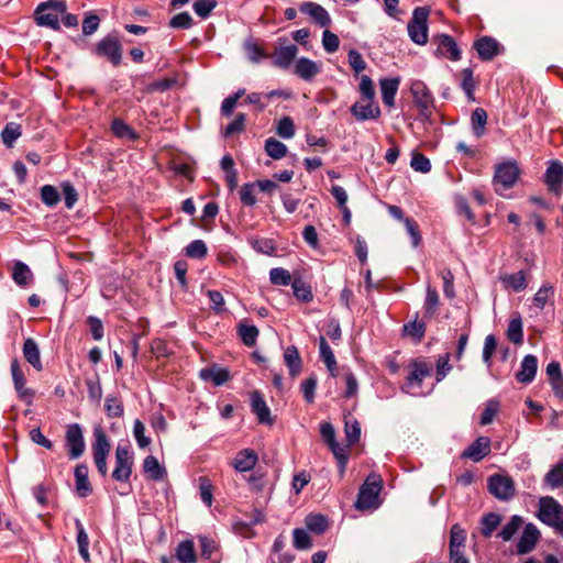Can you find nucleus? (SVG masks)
I'll use <instances>...</instances> for the list:
<instances>
[{"label": "nucleus", "instance_id": "24", "mask_svg": "<svg viewBox=\"0 0 563 563\" xmlns=\"http://www.w3.org/2000/svg\"><path fill=\"white\" fill-rule=\"evenodd\" d=\"M399 84V78H382L379 80L382 100L387 107L394 106L395 96L398 91Z\"/></svg>", "mask_w": 563, "mask_h": 563}, {"label": "nucleus", "instance_id": "38", "mask_svg": "<svg viewBox=\"0 0 563 563\" xmlns=\"http://www.w3.org/2000/svg\"><path fill=\"white\" fill-rule=\"evenodd\" d=\"M486 123L487 112L483 108H476L471 115L472 130L476 137L484 135Z\"/></svg>", "mask_w": 563, "mask_h": 563}, {"label": "nucleus", "instance_id": "32", "mask_svg": "<svg viewBox=\"0 0 563 563\" xmlns=\"http://www.w3.org/2000/svg\"><path fill=\"white\" fill-rule=\"evenodd\" d=\"M319 350H320L321 360L327 365L331 375L335 376L336 368H338L336 360H335V356H334L330 345L328 344L327 340L323 336H320Z\"/></svg>", "mask_w": 563, "mask_h": 563}, {"label": "nucleus", "instance_id": "57", "mask_svg": "<svg viewBox=\"0 0 563 563\" xmlns=\"http://www.w3.org/2000/svg\"><path fill=\"white\" fill-rule=\"evenodd\" d=\"M269 279L274 285L287 286L292 283L290 273L280 267L271 269Z\"/></svg>", "mask_w": 563, "mask_h": 563}, {"label": "nucleus", "instance_id": "37", "mask_svg": "<svg viewBox=\"0 0 563 563\" xmlns=\"http://www.w3.org/2000/svg\"><path fill=\"white\" fill-rule=\"evenodd\" d=\"M95 443L92 445L93 456H108L110 452L109 440L102 429L98 428L93 432Z\"/></svg>", "mask_w": 563, "mask_h": 563}, {"label": "nucleus", "instance_id": "25", "mask_svg": "<svg viewBox=\"0 0 563 563\" xmlns=\"http://www.w3.org/2000/svg\"><path fill=\"white\" fill-rule=\"evenodd\" d=\"M199 376L205 382H211L214 386H221L229 379V372L225 368L211 366L202 368Z\"/></svg>", "mask_w": 563, "mask_h": 563}, {"label": "nucleus", "instance_id": "10", "mask_svg": "<svg viewBox=\"0 0 563 563\" xmlns=\"http://www.w3.org/2000/svg\"><path fill=\"white\" fill-rule=\"evenodd\" d=\"M133 456L126 445H118L115 450V467L112 472L113 479L128 482L132 473Z\"/></svg>", "mask_w": 563, "mask_h": 563}, {"label": "nucleus", "instance_id": "12", "mask_svg": "<svg viewBox=\"0 0 563 563\" xmlns=\"http://www.w3.org/2000/svg\"><path fill=\"white\" fill-rule=\"evenodd\" d=\"M435 41L438 43V47L434 52L435 56L445 57L452 62H457L461 59L462 52L451 35L441 34L435 37Z\"/></svg>", "mask_w": 563, "mask_h": 563}, {"label": "nucleus", "instance_id": "33", "mask_svg": "<svg viewBox=\"0 0 563 563\" xmlns=\"http://www.w3.org/2000/svg\"><path fill=\"white\" fill-rule=\"evenodd\" d=\"M465 541H466L465 530L459 523L453 525L451 528V533H450V553L463 552V549L465 547Z\"/></svg>", "mask_w": 563, "mask_h": 563}, {"label": "nucleus", "instance_id": "45", "mask_svg": "<svg viewBox=\"0 0 563 563\" xmlns=\"http://www.w3.org/2000/svg\"><path fill=\"white\" fill-rule=\"evenodd\" d=\"M144 472L155 481H161L164 478L166 472L165 470L159 465L157 459L153 455H150L145 457L143 463Z\"/></svg>", "mask_w": 563, "mask_h": 563}, {"label": "nucleus", "instance_id": "17", "mask_svg": "<svg viewBox=\"0 0 563 563\" xmlns=\"http://www.w3.org/2000/svg\"><path fill=\"white\" fill-rule=\"evenodd\" d=\"M490 452V440L487 437L477 438L467 449L462 453V457L470 459L474 462L482 461Z\"/></svg>", "mask_w": 563, "mask_h": 563}, {"label": "nucleus", "instance_id": "7", "mask_svg": "<svg viewBox=\"0 0 563 563\" xmlns=\"http://www.w3.org/2000/svg\"><path fill=\"white\" fill-rule=\"evenodd\" d=\"M410 92L420 114L429 119L434 108V98L427 85L422 80L416 79L410 85Z\"/></svg>", "mask_w": 563, "mask_h": 563}, {"label": "nucleus", "instance_id": "30", "mask_svg": "<svg viewBox=\"0 0 563 563\" xmlns=\"http://www.w3.org/2000/svg\"><path fill=\"white\" fill-rule=\"evenodd\" d=\"M12 279L21 287L29 286L33 280V274L23 262H15L12 269Z\"/></svg>", "mask_w": 563, "mask_h": 563}, {"label": "nucleus", "instance_id": "41", "mask_svg": "<svg viewBox=\"0 0 563 563\" xmlns=\"http://www.w3.org/2000/svg\"><path fill=\"white\" fill-rule=\"evenodd\" d=\"M439 302H440V300H439L438 291L435 290V288H432L430 285H428L426 299H424V303H423L424 318L430 319L437 313L438 308H439Z\"/></svg>", "mask_w": 563, "mask_h": 563}, {"label": "nucleus", "instance_id": "3", "mask_svg": "<svg viewBox=\"0 0 563 563\" xmlns=\"http://www.w3.org/2000/svg\"><path fill=\"white\" fill-rule=\"evenodd\" d=\"M382 489V479L378 475H369L361 486L355 507L358 510H368L378 506V496Z\"/></svg>", "mask_w": 563, "mask_h": 563}, {"label": "nucleus", "instance_id": "54", "mask_svg": "<svg viewBox=\"0 0 563 563\" xmlns=\"http://www.w3.org/2000/svg\"><path fill=\"white\" fill-rule=\"evenodd\" d=\"M21 135V128L16 123H8L1 133L3 143L11 147L16 139Z\"/></svg>", "mask_w": 563, "mask_h": 563}, {"label": "nucleus", "instance_id": "23", "mask_svg": "<svg viewBox=\"0 0 563 563\" xmlns=\"http://www.w3.org/2000/svg\"><path fill=\"white\" fill-rule=\"evenodd\" d=\"M297 53L298 48L294 44L278 47L273 55L274 65L280 68H288Z\"/></svg>", "mask_w": 563, "mask_h": 563}, {"label": "nucleus", "instance_id": "53", "mask_svg": "<svg viewBox=\"0 0 563 563\" xmlns=\"http://www.w3.org/2000/svg\"><path fill=\"white\" fill-rule=\"evenodd\" d=\"M410 166L416 172L423 174L431 170L430 159L419 152H412Z\"/></svg>", "mask_w": 563, "mask_h": 563}, {"label": "nucleus", "instance_id": "58", "mask_svg": "<svg viewBox=\"0 0 563 563\" xmlns=\"http://www.w3.org/2000/svg\"><path fill=\"white\" fill-rule=\"evenodd\" d=\"M207 254V246L202 240H195L186 247V255L191 258H202Z\"/></svg>", "mask_w": 563, "mask_h": 563}, {"label": "nucleus", "instance_id": "29", "mask_svg": "<svg viewBox=\"0 0 563 563\" xmlns=\"http://www.w3.org/2000/svg\"><path fill=\"white\" fill-rule=\"evenodd\" d=\"M23 355L25 360L36 369L42 371L43 365L41 361V353L36 342L29 338L23 344Z\"/></svg>", "mask_w": 563, "mask_h": 563}, {"label": "nucleus", "instance_id": "43", "mask_svg": "<svg viewBox=\"0 0 563 563\" xmlns=\"http://www.w3.org/2000/svg\"><path fill=\"white\" fill-rule=\"evenodd\" d=\"M264 148H265L266 154L269 157H272L273 159H280V158L285 157L288 152L287 146L283 142H280L274 137H268L265 141Z\"/></svg>", "mask_w": 563, "mask_h": 563}, {"label": "nucleus", "instance_id": "42", "mask_svg": "<svg viewBox=\"0 0 563 563\" xmlns=\"http://www.w3.org/2000/svg\"><path fill=\"white\" fill-rule=\"evenodd\" d=\"M461 88L465 92L467 100L475 101L476 81L474 79L473 70L471 68H464L461 71Z\"/></svg>", "mask_w": 563, "mask_h": 563}, {"label": "nucleus", "instance_id": "21", "mask_svg": "<svg viewBox=\"0 0 563 563\" xmlns=\"http://www.w3.org/2000/svg\"><path fill=\"white\" fill-rule=\"evenodd\" d=\"M538 360L534 355H526L520 364V369L516 374V378L519 383L529 384L531 383L537 374Z\"/></svg>", "mask_w": 563, "mask_h": 563}, {"label": "nucleus", "instance_id": "49", "mask_svg": "<svg viewBox=\"0 0 563 563\" xmlns=\"http://www.w3.org/2000/svg\"><path fill=\"white\" fill-rule=\"evenodd\" d=\"M111 130L120 139L135 140L137 137L133 129L120 119L112 121Z\"/></svg>", "mask_w": 563, "mask_h": 563}, {"label": "nucleus", "instance_id": "48", "mask_svg": "<svg viewBox=\"0 0 563 563\" xmlns=\"http://www.w3.org/2000/svg\"><path fill=\"white\" fill-rule=\"evenodd\" d=\"M306 527L308 530L321 534L328 528V520L322 515H309L305 519Z\"/></svg>", "mask_w": 563, "mask_h": 563}, {"label": "nucleus", "instance_id": "31", "mask_svg": "<svg viewBox=\"0 0 563 563\" xmlns=\"http://www.w3.org/2000/svg\"><path fill=\"white\" fill-rule=\"evenodd\" d=\"M75 526L77 529V544H78L79 554L85 562H90L88 533L86 532V530L79 519L75 520Z\"/></svg>", "mask_w": 563, "mask_h": 563}, {"label": "nucleus", "instance_id": "22", "mask_svg": "<svg viewBox=\"0 0 563 563\" xmlns=\"http://www.w3.org/2000/svg\"><path fill=\"white\" fill-rule=\"evenodd\" d=\"M544 177L549 189L559 194L563 184V165L559 162H552L547 168Z\"/></svg>", "mask_w": 563, "mask_h": 563}, {"label": "nucleus", "instance_id": "19", "mask_svg": "<svg viewBox=\"0 0 563 563\" xmlns=\"http://www.w3.org/2000/svg\"><path fill=\"white\" fill-rule=\"evenodd\" d=\"M320 71V65L307 57L298 58L294 65V74L305 81H311Z\"/></svg>", "mask_w": 563, "mask_h": 563}, {"label": "nucleus", "instance_id": "52", "mask_svg": "<svg viewBox=\"0 0 563 563\" xmlns=\"http://www.w3.org/2000/svg\"><path fill=\"white\" fill-rule=\"evenodd\" d=\"M499 401L496 400V399H489L486 404H485V408L481 415V420H479V424L481 426H487L489 423L493 422L494 420V417L497 415V412L499 411Z\"/></svg>", "mask_w": 563, "mask_h": 563}, {"label": "nucleus", "instance_id": "6", "mask_svg": "<svg viewBox=\"0 0 563 563\" xmlns=\"http://www.w3.org/2000/svg\"><path fill=\"white\" fill-rule=\"evenodd\" d=\"M409 368L410 372L402 390L416 396L419 395L416 389L420 388L423 379L431 375L433 367L423 360H415L410 363Z\"/></svg>", "mask_w": 563, "mask_h": 563}, {"label": "nucleus", "instance_id": "36", "mask_svg": "<svg viewBox=\"0 0 563 563\" xmlns=\"http://www.w3.org/2000/svg\"><path fill=\"white\" fill-rule=\"evenodd\" d=\"M501 282L506 288H510L514 291H521L527 287V279L523 271L507 274L501 277Z\"/></svg>", "mask_w": 563, "mask_h": 563}, {"label": "nucleus", "instance_id": "28", "mask_svg": "<svg viewBox=\"0 0 563 563\" xmlns=\"http://www.w3.org/2000/svg\"><path fill=\"white\" fill-rule=\"evenodd\" d=\"M284 362L288 367L291 377H296L301 372L302 360L295 345H290L285 350Z\"/></svg>", "mask_w": 563, "mask_h": 563}, {"label": "nucleus", "instance_id": "62", "mask_svg": "<svg viewBox=\"0 0 563 563\" xmlns=\"http://www.w3.org/2000/svg\"><path fill=\"white\" fill-rule=\"evenodd\" d=\"M133 435L140 448L144 449L150 445L151 439L145 435V426L139 419L134 421Z\"/></svg>", "mask_w": 563, "mask_h": 563}, {"label": "nucleus", "instance_id": "9", "mask_svg": "<svg viewBox=\"0 0 563 563\" xmlns=\"http://www.w3.org/2000/svg\"><path fill=\"white\" fill-rule=\"evenodd\" d=\"M488 490L489 493L499 500L508 501L515 494V483L506 475L494 474L488 477Z\"/></svg>", "mask_w": 563, "mask_h": 563}, {"label": "nucleus", "instance_id": "4", "mask_svg": "<svg viewBox=\"0 0 563 563\" xmlns=\"http://www.w3.org/2000/svg\"><path fill=\"white\" fill-rule=\"evenodd\" d=\"M537 517L541 522L555 530L563 523V506L551 496L541 497Z\"/></svg>", "mask_w": 563, "mask_h": 563}, {"label": "nucleus", "instance_id": "46", "mask_svg": "<svg viewBox=\"0 0 563 563\" xmlns=\"http://www.w3.org/2000/svg\"><path fill=\"white\" fill-rule=\"evenodd\" d=\"M501 522V517L498 514L489 512L483 516L481 520V532L485 538H489L493 532L497 529V527Z\"/></svg>", "mask_w": 563, "mask_h": 563}, {"label": "nucleus", "instance_id": "15", "mask_svg": "<svg viewBox=\"0 0 563 563\" xmlns=\"http://www.w3.org/2000/svg\"><path fill=\"white\" fill-rule=\"evenodd\" d=\"M66 445L69 449L71 459H78L85 450V441L79 424L74 423L67 427Z\"/></svg>", "mask_w": 563, "mask_h": 563}, {"label": "nucleus", "instance_id": "1", "mask_svg": "<svg viewBox=\"0 0 563 563\" xmlns=\"http://www.w3.org/2000/svg\"><path fill=\"white\" fill-rule=\"evenodd\" d=\"M67 5L64 0H48L41 3L35 10V21L40 26L59 30L60 16L66 12Z\"/></svg>", "mask_w": 563, "mask_h": 563}, {"label": "nucleus", "instance_id": "27", "mask_svg": "<svg viewBox=\"0 0 563 563\" xmlns=\"http://www.w3.org/2000/svg\"><path fill=\"white\" fill-rule=\"evenodd\" d=\"M76 492L80 497H87L91 494L92 488L88 481V467L79 464L75 467Z\"/></svg>", "mask_w": 563, "mask_h": 563}, {"label": "nucleus", "instance_id": "16", "mask_svg": "<svg viewBox=\"0 0 563 563\" xmlns=\"http://www.w3.org/2000/svg\"><path fill=\"white\" fill-rule=\"evenodd\" d=\"M540 539V531L533 523H527L517 543V553H530Z\"/></svg>", "mask_w": 563, "mask_h": 563}, {"label": "nucleus", "instance_id": "51", "mask_svg": "<svg viewBox=\"0 0 563 563\" xmlns=\"http://www.w3.org/2000/svg\"><path fill=\"white\" fill-rule=\"evenodd\" d=\"M296 129L294 121L290 117H284L277 121L276 133L282 139H291L295 135Z\"/></svg>", "mask_w": 563, "mask_h": 563}, {"label": "nucleus", "instance_id": "56", "mask_svg": "<svg viewBox=\"0 0 563 563\" xmlns=\"http://www.w3.org/2000/svg\"><path fill=\"white\" fill-rule=\"evenodd\" d=\"M245 126V117L243 113H240L231 123H229L222 134L224 137L229 139L243 132Z\"/></svg>", "mask_w": 563, "mask_h": 563}, {"label": "nucleus", "instance_id": "11", "mask_svg": "<svg viewBox=\"0 0 563 563\" xmlns=\"http://www.w3.org/2000/svg\"><path fill=\"white\" fill-rule=\"evenodd\" d=\"M350 110L357 121L376 120L380 117V108L375 99H361Z\"/></svg>", "mask_w": 563, "mask_h": 563}, {"label": "nucleus", "instance_id": "18", "mask_svg": "<svg viewBox=\"0 0 563 563\" xmlns=\"http://www.w3.org/2000/svg\"><path fill=\"white\" fill-rule=\"evenodd\" d=\"M301 13L309 15L318 25L325 27L331 24V18L328 11L316 2H303L300 4Z\"/></svg>", "mask_w": 563, "mask_h": 563}, {"label": "nucleus", "instance_id": "5", "mask_svg": "<svg viewBox=\"0 0 563 563\" xmlns=\"http://www.w3.org/2000/svg\"><path fill=\"white\" fill-rule=\"evenodd\" d=\"M428 8L418 7L413 10L412 18L408 23V34L416 44L424 45L428 42Z\"/></svg>", "mask_w": 563, "mask_h": 563}, {"label": "nucleus", "instance_id": "35", "mask_svg": "<svg viewBox=\"0 0 563 563\" xmlns=\"http://www.w3.org/2000/svg\"><path fill=\"white\" fill-rule=\"evenodd\" d=\"M221 168L225 173L228 188L233 191L238 187V174L234 169V161L230 155L223 156L221 159Z\"/></svg>", "mask_w": 563, "mask_h": 563}, {"label": "nucleus", "instance_id": "39", "mask_svg": "<svg viewBox=\"0 0 563 563\" xmlns=\"http://www.w3.org/2000/svg\"><path fill=\"white\" fill-rule=\"evenodd\" d=\"M176 558L180 563H195L197 558L194 542L190 540L180 542L176 549Z\"/></svg>", "mask_w": 563, "mask_h": 563}, {"label": "nucleus", "instance_id": "26", "mask_svg": "<svg viewBox=\"0 0 563 563\" xmlns=\"http://www.w3.org/2000/svg\"><path fill=\"white\" fill-rule=\"evenodd\" d=\"M554 287L547 282L534 294L532 302L539 310H543L548 303H554Z\"/></svg>", "mask_w": 563, "mask_h": 563}, {"label": "nucleus", "instance_id": "20", "mask_svg": "<svg viewBox=\"0 0 563 563\" xmlns=\"http://www.w3.org/2000/svg\"><path fill=\"white\" fill-rule=\"evenodd\" d=\"M479 58L482 60H490L500 54V44L493 37L483 36L474 43Z\"/></svg>", "mask_w": 563, "mask_h": 563}, {"label": "nucleus", "instance_id": "13", "mask_svg": "<svg viewBox=\"0 0 563 563\" xmlns=\"http://www.w3.org/2000/svg\"><path fill=\"white\" fill-rule=\"evenodd\" d=\"M97 54L108 58L113 65H119L122 58V48L119 41L114 37L108 36L102 38L97 44Z\"/></svg>", "mask_w": 563, "mask_h": 563}, {"label": "nucleus", "instance_id": "40", "mask_svg": "<svg viewBox=\"0 0 563 563\" xmlns=\"http://www.w3.org/2000/svg\"><path fill=\"white\" fill-rule=\"evenodd\" d=\"M507 338L514 344H521L523 342L522 320L519 314L511 318L507 329Z\"/></svg>", "mask_w": 563, "mask_h": 563}, {"label": "nucleus", "instance_id": "34", "mask_svg": "<svg viewBox=\"0 0 563 563\" xmlns=\"http://www.w3.org/2000/svg\"><path fill=\"white\" fill-rule=\"evenodd\" d=\"M543 483L551 489L563 487V460L545 474Z\"/></svg>", "mask_w": 563, "mask_h": 563}, {"label": "nucleus", "instance_id": "61", "mask_svg": "<svg viewBox=\"0 0 563 563\" xmlns=\"http://www.w3.org/2000/svg\"><path fill=\"white\" fill-rule=\"evenodd\" d=\"M317 388V377L311 375L301 383V391L307 402L312 404L314 401V391Z\"/></svg>", "mask_w": 563, "mask_h": 563}, {"label": "nucleus", "instance_id": "47", "mask_svg": "<svg viewBox=\"0 0 563 563\" xmlns=\"http://www.w3.org/2000/svg\"><path fill=\"white\" fill-rule=\"evenodd\" d=\"M291 288L294 291L295 297L302 301V302H309L312 300V291L310 286L305 283L303 280L296 278L291 283Z\"/></svg>", "mask_w": 563, "mask_h": 563}, {"label": "nucleus", "instance_id": "55", "mask_svg": "<svg viewBox=\"0 0 563 563\" xmlns=\"http://www.w3.org/2000/svg\"><path fill=\"white\" fill-rule=\"evenodd\" d=\"M294 547L297 550H308L311 548V538L305 529L296 528L292 532Z\"/></svg>", "mask_w": 563, "mask_h": 563}, {"label": "nucleus", "instance_id": "64", "mask_svg": "<svg viewBox=\"0 0 563 563\" xmlns=\"http://www.w3.org/2000/svg\"><path fill=\"white\" fill-rule=\"evenodd\" d=\"M360 93L362 99H375L374 84L367 75L361 77Z\"/></svg>", "mask_w": 563, "mask_h": 563}, {"label": "nucleus", "instance_id": "59", "mask_svg": "<svg viewBox=\"0 0 563 563\" xmlns=\"http://www.w3.org/2000/svg\"><path fill=\"white\" fill-rule=\"evenodd\" d=\"M41 198L46 206L53 207L59 201V194L54 186L45 185L41 188Z\"/></svg>", "mask_w": 563, "mask_h": 563}, {"label": "nucleus", "instance_id": "8", "mask_svg": "<svg viewBox=\"0 0 563 563\" xmlns=\"http://www.w3.org/2000/svg\"><path fill=\"white\" fill-rule=\"evenodd\" d=\"M250 406L258 424L272 428L276 423L277 417L273 415L261 391L254 390L251 393Z\"/></svg>", "mask_w": 563, "mask_h": 563}, {"label": "nucleus", "instance_id": "60", "mask_svg": "<svg viewBox=\"0 0 563 563\" xmlns=\"http://www.w3.org/2000/svg\"><path fill=\"white\" fill-rule=\"evenodd\" d=\"M404 331L408 335L420 341L426 332V323L423 321H418L417 319L412 322H409L404 325Z\"/></svg>", "mask_w": 563, "mask_h": 563}, {"label": "nucleus", "instance_id": "2", "mask_svg": "<svg viewBox=\"0 0 563 563\" xmlns=\"http://www.w3.org/2000/svg\"><path fill=\"white\" fill-rule=\"evenodd\" d=\"M520 176V168L515 161L500 163L495 168L493 183L495 191L503 195V191L515 186Z\"/></svg>", "mask_w": 563, "mask_h": 563}, {"label": "nucleus", "instance_id": "44", "mask_svg": "<svg viewBox=\"0 0 563 563\" xmlns=\"http://www.w3.org/2000/svg\"><path fill=\"white\" fill-rule=\"evenodd\" d=\"M522 525L523 519L518 515H514L510 518V520L499 531L498 537L501 538L504 541H510L522 527Z\"/></svg>", "mask_w": 563, "mask_h": 563}, {"label": "nucleus", "instance_id": "14", "mask_svg": "<svg viewBox=\"0 0 563 563\" xmlns=\"http://www.w3.org/2000/svg\"><path fill=\"white\" fill-rule=\"evenodd\" d=\"M11 373H12L14 388L18 393L19 398L21 400H23L25 404L30 405L33 400L35 391L25 386L26 379L24 377V374H23L18 361H13L11 363Z\"/></svg>", "mask_w": 563, "mask_h": 563}, {"label": "nucleus", "instance_id": "50", "mask_svg": "<svg viewBox=\"0 0 563 563\" xmlns=\"http://www.w3.org/2000/svg\"><path fill=\"white\" fill-rule=\"evenodd\" d=\"M344 431L349 444L352 445L358 442L361 437V426L355 418L351 417L345 419Z\"/></svg>", "mask_w": 563, "mask_h": 563}, {"label": "nucleus", "instance_id": "63", "mask_svg": "<svg viewBox=\"0 0 563 563\" xmlns=\"http://www.w3.org/2000/svg\"><path fill=\"white\" fill-rule=\"evenodd\" d=\"M322 46L325 52L334 53L339 49L340 40L336 34L332 33L329 30L323 31L322 34Z\"/></svg>", "mask_w": 563, "mask_h": 563}]
</instances>
